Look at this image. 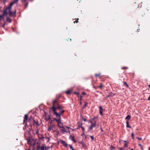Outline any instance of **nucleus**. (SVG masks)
Here are the masks:
<instances>
[{"mask_svg":"<svg viewBox=\"0 0 150 150\" xmlns=\"http://www.w3.org/2000/svg\"><path fill=\"white\" fill-rule=\"evenodd\" d=\"M63 108L61 105L58 104L57 107L52 106L51 108L52 109L54 114L56 115V113L59 114L60 116H61V115H62L65 111L64 110H62Z\"/></svg>","mask_w":150,"mask_h":150,"instance_id":"obj_1","label":"nucleus"},{"mask_svg":"<svg viewBox=\"0 0 150 150\" xmlns=\"http://www.w3.org/2000/svg\"><path fill=\"white\" fill-rule=\"evenodd\" d=\"M56 116L57 118H54V120L56 121L57 123L58 126L60 128H62V126L60 125V124L62 125V123L61 122V117L59 114L56 113Z\"/></svg>","mask_w":150,"mask_h":150,"instance_id":"obj_2","label":"nucleus"},{"mask_svg":"<svg viewBox=\"0 0 150 150\" xmlns=\"http://www.w3.org/2000/svg\"><path fill=\"white\" fill-rule=\"evenodd\" d=\"M95 118V117H94L92 119V121H90V122L91 123V125L90 127H89V129L91 130H92L93 127H96V121L95 120H94L93 121V120H94Z\"/></svg>","mask_w":150,"mask_h":150,"instance_id":"obj_3","label":"nucleus"},{"mask_svg":"<svg viewBox=\"0 0 150 150\" xmlns=\"http://www.w3.org/2000/svg\"><path fill=\"white\" fill-rule=\"evenodd\" d=\"M30 121V119L28 117V115L27 114L25 115L24 118L23 123L25 124V126L27 125V122L28 121L29 122Z\"/></svg>","mask_w":150,"mask_h":150,"instance_id":"obj_4","label":"nucleus"},{"mask_svg":"<svg viewBox=\"0 0 150 150\" xmlns=\"http://www.w3.org/2000/svg\"><path fill=\"white\" fill-rule=\"evenodd\" d=\"M28 0H21V2L25 6V8H26L28 6Z\"/></svg>","mask_w":150,"mask_h":150,"instance_id":"obj_5","label":"nucleus"},{"mask_svg":"<svg viewBox=\"0 0 150 150\" xmlns=\"http://www.w3.org/2000/svg\"><path fill=\"white\" fill-rule=\"evenodd\" d=\"M16 11L15 10V11L14 12L13 11H9V15L10 16H12L13 17L16 16Z\"/></svg>","mask_w":150,"mask_h":150,"instance_id":"obj_6","label":"nucleus"},{"mask_svg":"<svg viewBox=\"0 0 150 150\" xmlns=\"http://www.w3.org/2000/svg\"><path fill=\"white\" fill-rule=\"evenodd\" d=\"M65 126H62L61 131L63 133H64L65 132H68L67 130L65 129Z\"/></svg>","mask_w":150,"mask_h":150,"instance_id":"obj_7","label":"nucleus"},{"mask_svg":"<svg viewBox=\"0 0 150 150\" xmlns=\"http://www.w3.org/2000/svg\"><path fill=\"white\" fill-rule=\"evenodd\" d=\"M99 113L100 115L101 116H102L103 115V108L101 106H100L99 107Z\"/></svg>","mask_w":150,"mask_h":150,"instance_id":"obj_8","label":"nucleus"},{"mask_svg":"<svg viewBox=\"0 0 150 150\" xmlns=\"http://www.w3.org/2000/svg\"><path fill=\"white\" fill-rule=\"evenodd\" d=\"M8 9H7L6 8L4 10L3 13L2 15L4 16L5 15H7L8 14Z\"/></svg>","mask_w":150,"mask_h":150,"instance_id":"obj_9","label":"nucleus"},{"mask_svg":"<svg viewBox=\"0 0 150 150\" xmlns=\"http://www.w3.org/2000/svg\"><path fill=\"white\" fill-rule=\"evenodd\" d=\"M60 96L59 95H57L56 96V98L55 99V100L53 101V103L54 104V103L56 102H57L59 99L60 98Z\"/></svg>","mask_w":150,"mask_h":150,"instance_id":"obj_10","label":"nucleus"},{"mask_svg":"<svg viewBox=\"0 0 150 150\" xmlns=\"http://www.w3.org/2000/svg\"><path fill=\"white\" fill-rule=\"evenodd\" d=\"M60 142L61 144L64 145L65 147H67V144L66 143L65 141L63 140H61Z\"/></svg>","mask_w":150,"mask_h":150,"instance_id":"obj_11","label":"nucleus"},{"mask_svg":"<svg viewBox=\"0 0 150 150\" xmlns=\"http://www.w3.org/2000/svg\"><path fill=\"white\" fill-rule=\"evenodd\" d=\"M33 125H34L35 124L37 125V126H39V124L38 123V121H36L34 119H33Z\"/></svg>","mask_w":150,"mask_h":150,"instance_id":"obj_12","label":"nucleus"},{"mask_svg":"<svg viewBox=\"0 0 150 150\" xmlns=\"http://www.w3.org/2000/svg\"><path fill=\"white\" fill-rule=\"evenodd\" d=\"M126 124H127V125H126L127 127H129L130 128H132V127L131 126H130L129 125V122L128 120H127L126 121Z\"/></svg>","mask_w":150,"mask_h":150,"instance_id":"obj_13","label":"nucleus"},{"mask_svg":"<svg viewBox=\"0 0 150 150\" xmlns=\"http://www.w3.org/2000/svg\"><path fill=\"white\" fill-rule=\"evenodd\" d=\"M39 139H42L43 138H44V137L43 136H42V134H41L40 135H38Z\"/></svg>","mask_w":150,"mask_h":150,"instance_id":"obj_14","label":"nucleus"},{"mask_svg":"<svg viewBox=\"0 0 150 150\" xmlns=\"http://www.w3.org/2000/svg\"><path fill=\"white\" fill-rule=\"evenodd\" d=\"M52 103H53V106H54V107H57V105H58V101L55 102V103H55L54 104H54L53 103V101Z\"/></svg>","mask_w":150,"mask_h":150,"instance_id":"obj_15","label":"nucleus"},{"mask_svg":"<svg viewBox=\"0 0 150 150\" xmlns=\"http://www.w3.org/2000/svg\"><path fill=\"white\" fill-rule=\"evenodd\" d=\"M104 86L103 85L102 83H101L100 86H98V88H100V89H102Z\"/></svg>","mask_w":150,"mask_h":150,"instance_id":"obj_16","label":"nucleus"},{"mask_svg":"<svg viewBox=\"0 0 150 150\" xmlns=\"http://www.w3.org/2000/svg\"><path fill=\"white\" fill-rule=\"evenodd\" d=\"M70 138H71V140L75 142H76L75 140L74 139V136L71 135L70 136Z\"/></svg>","mask_w":150,"mask_h":150,"instance_id":"obj_17","label":"nucleus"},{"mask_svg":"<svg viewBox=\"0 0 150 150\" xmlns=\"http://www.w3.org/2000/svg\"><path fill=\"white\" fill-rule=\"evenodd\" d=\"M131 118V117L129 115H127V116L126 117L125 119L127 120H129Z\"/></svg>","mask_w":150,"mask_h":150,"instance_id":"obj_18","label":"nucleus"},{"mask_svg":"<svg viewBox=\"0 0 150 150\" xmlns=\"http://www.w3.org/2000/svg\"><path fill=\"white\" fill-rule=\"evenodd\" d=\"M4 20V16L2 15H0V21H1V20Z\"/></svg>","mask_w":150,"mask_h":150,"instance_id":"obj_19","label":"nucleus"},{"mask_svg":"<svg viewBox=\"0 0 150 150\" xmlns=\"http://www.w3.org/2000/svg\"><path fill=\"white\" fill-rule=\"evenodd\" d=\"M71 92V90H67L66 92V93L67 94H70Z\"/></svg>","mask_w":150,"mask_h":150,"instance_id":"obj_20","label":"nucleus"},{"mask_svg":"<svg viewBox=\"0 0 150 150\" xmlns=\"http://www.w3.org/2000/svg\"><path fill=\"white\" fill-rule=\"evenodd\" d=\"M11 8H12V7L9 6L6 7V8H7V9H8V11H11Z\"/></svg>","mask_w":150,"mask_h":150,"instance_id":"obj_21","label":"nucleus"},{"mask_svg":"<svg viewBox=\"0 0 150 150\" xmlns=\"http://www.w3.org/2000/svg\"><path fill=\"white\" fill-rule=\"evenodd\" d=\"M100 74H101L100 73L96 74H95V76H96V77H99L100 76Z\"/></svg>","mask_w":150,"mask_h":150,"instance_id":"obj_22","label":"nucleus"},{"mask_svg":"<svg viewBox=\"0 0 150 150\" xmlns=\"http://www.w3.org/2000/svg\"><path fill=\"white\" fill-rule=\"evenodd\" d=\"M40 149L41 150H44V147L43 146H42L41 147L40 146Z\"/></svg>","mask_w":150,"mask_h":150,"instance_id":"obj_23","label":"nucleus"},{"mask_svg":"<svg viewBox=\"0 0 150 150\" xmlns=\"http://www.w3.org/2000/svg\"><path fill=\"white\" fill-rule=\"evenodd\" d=\"M138 145L139 146H140L142 150H143V148L142 147V146L140 144H138Z\"/></svg>","mask_w":150,"mask_h":150,"instance_id":"obj_24","label":"nucleus"},{"mask_svg":"<svg viewBox=\"0 0 150 150\" xmlns=\"http://www.w3.org/2000/svg\"><path fill=\"white\" fill-rule=\"evenodd\" d=\"M81 144H82V146L83 147H85L86 146V144H85L84 143H82Z\"/></svg>","mask_w":150,"mask_h":150,"instance_id":"obj_25","label":"nucleus"},{"mask_svg":"<svg viewBox=\"0 0 150 150\" xmlns=\"http://www.w3.org/2000/svg\"><path fill=\"white\" fill-rule=\"evenodd\" d=\"M14 4L13 3V2H12L10 4H9V6L11 7H12L13 5Z\"/></svg>","mask_w":150,"mask_h":150,"instance_id":"obj_26","label":"nucleus"},{"mask_svg":"<svg viewBox=\"0 0 150 150\" xmlns=\"http://www.w3.org/2000/svg\"><path fill=\"white\" fill-rule=\"evenodd\" d=\"M75 19H76V21H74V23H78L79 22V21H78V20H79V18Z\"/></svg>","mask_w":150,"mask_h":150,"instance_id":"obj_27","label":"nucleus"},{"mask_svg":"<svg viewBox=\"0 0 150 150\" xmlns=\"http://www.w3.org/2000/svg\"><path fill=\"white\" fill-rule=\"evenodd\" d=\"M82 124H81V127L82 128V130L83 131V132H84V131L85 129H84V128H83V127L82 126Z\"/></svg>","mask_w":150,"mask_h":150,"instance_id":"obj_28","label":"nucleus"},{"mask_svg":"<svg viewBox=\"0 0 150 150\" xmlns=\"http://www.w3.org/2000/svg\"><path fill=\"white\" fill-rule=\"evenodd\" d=\"M7 20L8 21L9 20V23H11V19L9 18H7Z\"/></svg>","mask_w":150,"mask_h":150,"instance_id":"obj_29","label":"nucleus"},{"mask_svg":"<svg viewBox=\"0 0 150 150\" xmlns=\"http://www.w3.org/2000/svg\"><path fill=\"white\" fill-rule=\"evenodd\" d=\"M19 0H14V1H12L13 3L15 4V3H17Z\"/></svg>","mask_w":150,"mask_h":150,"instance_id":"obj_30","label":"nucleus"},{"mask_svg":"<svg viewBox=\"0 0 150 150\" xmlns=\"http://www.w3.org/2000/svg\"><path fill=\"white\" fill-rule=\"evenodd\" d=\"M88 104V103H86L84 105V106L83 107V108H85V107H86L87 106Z\"/></svg>","mask_w":150,"mask_h":150,"instance_id":"obj_31","label":"nucleus"},{"mask_svg":"<svg viewBox=\"0 0 150 150\" xmlns=\"http://www.w3.org/2000/svg\"><path fill=\"white\" fill-rule=\"evenodd\" d=\"M70 148L72 150H74V149H73V146L71 145H69Z\"/></svg>","mask_w":150,"mask_h":150,"instance_id":"obj_32","label":"nucleus"},{"mask_svg":"<svg viewBox=\"0 0 150 150\" xmlns=\"http://www.w3.org/2000/svg\"><path fill=\"white\" fill-rule=\"evenodd\" d=\"M128 69V67H123L122 68V69Z\"/></svg>","mask_w":150,"mask_h":150,"instance_id":"obj_33","label":"nucleus"},{"mask_svg":"<svg viewBox=\"0 0 150 150\" xmlns=\"http://www.w3.org/2000/svg\"><path fill=\"white\" fill-rule=\"evenodd\" d=\"M91 138V139H92V140L93 141L94 140V137L93 136H90Z\"/></svg>","mask_w":150,"mask_h":150,"instance_id":"obj_34","label":"nucleus"},{"mask_svg":"<svg viewBox=\"0 0 150 150\" xmlns=\"http://www.w3.org/2000/svg\"><path fill=\"white\" fill-rule=\"evenodd\" d=\"M134 133H132V138L133 139H134Z\"/></svg>","mask_w":150,"mask_h":150,"instance_id":"obj_35","label":"nucleus"},{"mask_svg":"<svg viewBox=\"0 0 150 150\" xmlns=\"http://www.w3.org/2000/svg\"><path fill=\"white\" fill-rule=\"evenodd\" d=\"M142 4H139V5L138 6V8H139V7H142Z\"/></svg>","mask_w":150,"mask_h":150,"instance_id":"obj_36","label":"nucleus"},{"mask_svg":"<svg viewBox=\"0 0 150 150\" xmlns=\"http://www.w3.org/2000/svg\"><path fill=\"white\" fill-rule=\"evenodd\" d=\"M112 95L111 94H109V95H108L107 96H106V98H108V97H109L111 96Z\"/></svg>","mask_w":150,"mask_h":150,"instance_id":"obj_37","label":"nucleus"},{"mask_svg":"<svg viewBox=\"0 0 150 150\" xmlns=\"http://www.w3.org/2000/svg\"><path fill=\"white\" fill-rule=\"evenodd\" d=\"M40 146H38L37 147V150H40Z\"/></svg>","mask_w":150,"mask_h":150,"instance_id":"obj_38","label":"nucleus"},{"mask_svg":"<svg viewBox=\"0 0 150 150\" xmlns=\"http://www.w3.org/2000/svg\"><path fill=\"white\" fill-rule=\"evenodd\" d=\"M82 94L83 95H85L86 94V93L84 92H83L82 93Z\"/></svg>","mask_w":150,"mask_h":150,"instance_id":"obj_39","label":"nucleus"},{"mask_svg":"<svg viewBox=\"0 0 150 150\" xmlns=\"http://www.w3.org/2000/svg\"><path fill=\"white\" fill-rule=\"evenodd\" d=\"M124 147H127V143H126L125 144Z\"/></svg>","mask_w":150,"mask_h":150,"instance_id":"obj_40","label":"nucleus"},{"mask_svg":"<svg viewBox=\"0 0 150 150\" xmlns=\"http://www.w3.org/2000/svg\"><path fill=\"white\" fill-rule=\"evenodd\" d=\"M119 149L120 150H124L123 148H119Z\"/></svg>","mask_w":150,"mask_h":150,"instance_id":"obj_41","label":"nucleus"},{"mask_svg":"<svg viewBox=\"0 0 150 150\" xmlns=\"http://www.w3.org/2000/svg\"><path fill=\"white\" fill-rule=\"evenodd\" d=\"M52 129H52L50 127L48 128V130H49V131H50V130H51Z\"/></svg>","mask_w":150,"mask_h":150,"instance_id":"obj_42","label":"nucleus"},{"mask_svg":"<svg viewBox=\"0 0 150 150\" xmlns=\"http://www.w3.org/2000/svg\"><path fill=\"white\" fill-rule=\"evenodd\" d=\"M123 83H124V85H126L127 84V83L125 81L123 82Z\"/></svg>","mask_w":150,"mask_h":150,"instance_id":"obj_43","label":"nucleus"},{"mask_svg":"<svg viewBox=\"0 0 150 150\" xmlns=\"http://www.w3.org/2000/svg\"><path fill=\"white\" fill-rule=\"evenodd\" d=\"M65 127L66 128H67L68 129H70L71 128L70 127H68V126H65Z\"/></svg>","mask_w":150,"mask_h":150,"instance_id":"obj_44","label":"nucleus"},{"mask_svg":"<svg viewBox=\"0 0 150 150\" xmlns=\"http://www.w3.org/2000/svg\"><path fill=\"white\" fill-rule=\"evenodd\" d=\"M36 133L38 135H40V134L38 133V130L37 131Z\"/></svg>","mask_w":150,"mask_h":150,"instance_id":"obj_45","label":"nucleus"},{"mask_svg":"<svg viewBox=\"0 0 150 150\" xmlns=\"http://www.w3.org/2000/svg\"><path fill=\"white\" fill-rule=\"evenodd\" d=\"M30 140H28V143L29 144L30 143Z\"/></svg>","mask_w":150,"mask_h":150,"instance_id":"obj_46","label":"nucleus"},{"mask_svg":"<svg viewBox=\"0 0 150 150\" xmlns=\"http://www.w3.org/2000/svg\"><path fill=\"white\" fill-rule=\"evenodd\" d=\"M74 93L75 94H79V93L76 92H75Z\"/></svg>","mask_w":150,"mask_h":150,"instance_id":"obj_47","label":"nucleus"},{"mask_svg":"<svg viewBox=\"0 0 150 150\" xmlns=\"http://www.w3.org/2000/svg\"><path fill=\"white\" fill-rule=\"evenodd\" d=\"M137 139H139L140 140H141L142 139L141 138H138Z\"/></svg>","mask_w":150,"mask_h":150,"instance_id":"obj_48","label":"nucleus"},{"mask_svg":"<svg viewBox=\"0 0 150 150\" xmlns=\"http://www.w3.org/2000/svg\"><path fill=\"white\" fill-rule=\"evenodd\" d=\"M148 100H150V96L149 97V98H148Z\"/></svg>","mask_w":150,"mask_h":150,"instance_id":"obj_49","label":"nucleus"},{"mask_svg":"<svg viewBox=\"0 0 150 150\" xmlns=\"http://www.w3.org/2000/svg\"><path fill=\"white\" fill-rule=\"evenodd\" d=\"M83 120H84V121H85V122H86V118L83 119Z\"/></svg>","mask_w":150,"mask_h":150,"instance_id":"obj_50","label":"nucleus"},{"mask_svg":"<svg viewBox=\"0 0 150 150\" xmlns=\"http://www.w3.org/2000/svg\"><path fill=\"white\" fill-rule=\"evenodd\" d=\"M126 86V87L127 88H128L129 87V86L127 84Z\"/></svg>","mask_w":150,"mask_h":150,"instance_id":"obj_51","label":"nucleus"},{"mask_svg":"<svg viewBox=\"0 0 150 150\" xmlns=\"http://www.w3.org/2000/svg\"><path fill=\"white\" fill-rule=\"evenodd\" d=\"M5 25V24H4L3 25H2V27H3V28H4V25Z\"/></svg>","mask_w":150,"mask_h":150,"instance_id":"obj_52","label":"nucleus"},{"mask_svg":"<svg viewBox=\"0 0 150 150\" xmlns=\"http://www.w3.org/2000/svg\"><path fill=\"white\" fill-rule=\"evenodd\" d=\"M101 131L102 132H103V129H102V128H101Z\"/></svg>","mask_w":150,"mask_h":150,"instance_id":"obj_53","label":"nucleus"},{"mask_svg":"<svg viewBox=\"0 0 150 150\" xmlns=\"http://www.w3.org/2000/svg\"><path fill=\"white\" fill-rule=\"evenodd\" d=\"M30 127H32V124H30Z\"/></svg>","mask_w":150,"mask_h":150,"instance_id":"obj_54","label":"nucleus"},{"mask_svg":"<svg viewBox=\"0 0 150 150\" xmlns=\"http://www.w3.org/2000/svg\"><path fill=\"white\" fill-rule=\"evenodd\" d=\"M78 127H79H79H81V125H78Z\"/></svg>","mask_w":150,"mask_h":150,"instance_id":"obj_55","label":"nucleus"},{"mask_svg":"<svg viewBox=\"0 0 150 150\" xmlns=\"http://www.w3.org/2000/svg\"><path fill=\"white\" fill-rule=\"evenodd\" d=\"M67 131L68 132H69V133H70V131L69 130H68Z\"/></svg>","mask_w":150,"mask_h":150,"instance_id":"obj_56","label":"nucleus"},{"mask_svg":"<svg viewBox=\"0 0 150 150\" xmlns=\"http://www.w3.org/2000/svg\"><path fill=\"white\" fill-rule=\"evenodd\" d=\"M94 88L96 89L97 88H98L96 87L95 86H94Z\"/></svg>","mask_w":150,"mask_h":150,"instance_id":"obj_57","label":"nucleus"},{"mask_svg":"<svg viewBox=\"0 0 150 150\" xmlns=\"http://www.w3.org/2000/svg\"><path fill=\"white\" fill-rule=\"evenodd\" d=\"M124 142H125V143H126L127 142V141H123Z\"/></svg>","mask_w":150,"mask_h":150,"instance_id":"obj_58","label":"nucleus"},{"mask_svg":"<svg viewBox=\"0 0 150 150\" xmlns=\"http://www.w3.org/2000/svg\"><path fill=\"white\" fill-rule=\"evenodd\" d=\"M149 88H150V84L149 85Z\"/></svg>","mask_w":150,"mask_h":150,"instance_id":"obj_59","label":"nucleus"},{"mask_svg":"<svg viewBox=\"0 0 150 150\" xmlns=\"http://www.w3.org/2000/svg\"><path fill=\"white\" fill-rule=\"evenodd\" d=\"M149 150H150V147L149 148Z\"/></svg>","mask_w":150,"mask_h":150,"instance_id":"obj_60","label":"nucleus"},{"mask_svg":"<svg viewBox=\"0 0 150 150\" xmlns=\"http://www.w3.org/2000/svg\"><path fill=\"white\" fill-rule=\"evenodd\" d=\"M70 39V41H71V39Z\"/></svg>","mask_w":150,"mask_h":150,"instance_id":"obj_61","label":"nucleus"},{"mask_svg":"<svg viewBox=\"0 0 150 150\" xmlns=\"http://www.w3.org/2000/svg\"><path fill=\"white\" fill-rule=\"evenodd\" d=\"M131 150H133V149H131Z\"/></svg>","mask_w":150,"mask_h":150,"instance_id":"obj_62","label":"nucleus"},{"mask_svg":"<svg viewBox=\"0 0 150 150\" xmlns=\"http://www.w3.org/2000/svg\"><path fill=\"white\" fill-rule=\"evenodd\" d=\"M112 148H114V147H113V146H112Z\"/></svg>","mask_w":150,"mask_h":150,"instance_id":"obj_63","label":"nucleus"},{"mask_svg":"<svg viewBox=\"0 0 150 150\" xmlns=\"http://www.w3.org/2000/svg\"><path fill=\"white\" fill-rule=\"evenodd\" d=\"M80 104H82V103H81V102H80Z\"/></svg>","mask_w":150,"mask_h":150,"instance_id":"obj_64","label":"nucleus"}]
</instances>
